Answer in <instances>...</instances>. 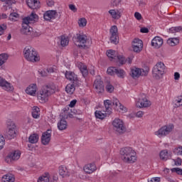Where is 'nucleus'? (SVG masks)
<instances>
[{"label": "nucleus", "instance_id": "8fccbe9b", "mask_svg": "<svg viewBox=\"0 0 182 182\" xmlns=\"http://www.w3.org/2000/svg\"><path fill=\"white\" fill-rule=\"evenodd\" d=\"M105 89H106L107 92H108V93H112V92H114V87H113V85H112V84L108 83L106 85Z\"/></svg>", "mask_w": 182, "mask_h": 182}, {"label": "nucleus", "instance_id": "9b49d317", "mask_svg": "<svg viewBox=\"0 0 182 182\" xmlns=\"http://www.w3.org/2000/svg\"><path fill=\"white\" fill-rule=\"evenodd\" d=\"M0 87L5 92H14V87L12 83L8 82L5 78L0 77Z\"/></svg>", "mask_w": 182, "mask_h": 182}, {"label": "nucleus", "instance_id": "aec40b11", "mask_svg": "<svg viewBox=\"0 0 182 182\" xmlns=\"http://www.w3.org/2000/svg\"><path fill=\"white\" fill-rule=\"evenodd\" d=\"M162 46H163V38H161V37L156 36L152 39L151 46H153L154 48L159 49V48H161Z\"/></svg>", "mask_w": 182, "mask_h": 182}, {"label": "nucleus", "instance_id": "a211bd4d", "mask_svg": "<svg viewBox=\"0 0 182 182\" xmlns=\"http://www.w3.org/2000/svg\"><path fill=\"white\" fill-rule=\"evenodd\" d=\"M56 15H58V12L55 10L47 11L43 14V18L45 21H50L51 19H55Z\"/></svg>", "mask_w": 182, "mask_h": 182}, {"label": "nucleus", "instance_id": "a19ab883", "mask_svg": "<svg viewBox=\"0 0 182 182\" xmlns=\"http://www.w3.org/2000/svg\"><path fill=\"white\" fill-rule=\"evenodd\" d=\"M19 18V14L16 12L11 13L9 17V21H11V22H16V21H18V18Z\"/></svg>", "mask_w": 182, "mask_h": 182}, {"label": "nucleus", "instance_id": "4468645a", "mask_svg": "<svg viewBox=\"0 0 182 182\" xmlns=\"http://www.w3.org/2000/svg\"><path fill=\"white\" fill-rule=\"evenodd\" d=\"M137 107H149L151 106V102L147 100L146 95H142L141 97L139 98L138 102H136Z\"/></svg>", "mask_w": 182, "mask_h": 182}, {"label": "nucleus", "instance_id": "393cba45", "mask_svg": "<svg viewBox=\"0 0 182 182\" xmlns=\"http://www.w3.org/2000/svg\"><path fill=\"white\" fill-rule=\"evenodd\" d=\"M58 170L60 176H61V177L63 178L69 177V176H70V172L69 171V169L65 166H60Z\"/></svg>", "mask_w": 182, "mask_h": 182}, {"label": "nucleus", "instance_id": "f8f14e48", "mask_svg": "<svg viewBox=\"0 0 182 182\" xmlns=\"http://www.w3.org/2000/svg\"><path fill=\"white\" fill-rule=\"evenodd\" d=\"M19 159H21V151H13L9 153V154L6 157V163H11V161H16V160H19Z\"/></svg>", "mask_w": 182, "mask_h": 182}, {"label": "nucleus", "instance_id": "603ef678", "mask_svg": "<svg viewBox=\"0 0 182 182\" xmlns=\"http://www.w3.org/2000/svg\"><path fill=\"white\" fill-rule=\"evenodd\" d=\"M172 173H176L179 176H182V169L180 168H173L171 169Z\"/></svg>", "mask_w": 182, "mask_h": 182}, {"label": "nucleus", "instance_id": "3c124183", "mask_svg": "<svg viewBox=\"0 0 182 182\" xmlns=\"http://www.w3.org/2000/svg\"><path fill=\"white\" fill-rule=\"evenodd\" d=\"M4 146H5V137L0 134V150L4 149Z\"/></svg>", "mask_w": 182, "mask_h": 182}, {"label": "nucleus", "instance_id": "6e6d98bb", "mask_svg": "<svg viewBox=\"0 0 182 182\" xmlns=\"http://www.w3.org/2000/svg\"><path fill=\"white\" fill-rule=\"evenodd\" d=\"M175 163V166H181V158H177L176 159H173Z\"/></svg>", "mask_w": 182, "mask_h": 182}, {"label": "nucleus", "instance_id": "c03bdc74", "mask_svg": "<svg viewBox=\"0 0 182 182\" xmlns=\"http://www.w3.org/2000/svg\"><path fill=\"white\" fill-rule=\"evenodd\" d=\"M87 23V21L85 18H80L78 20V25L80 28H83L86 26Z\"/></svg>", "mask_w": 182, "mask_h": 182}, {"label": "nucleus", "instance_id": "a18cd8bd", "mask_svg": "<svg viewBox=\"0 0 182 182\" xmlns=\"http://www.w3.org/2000/svg\"><path fill=\"white\" fill-rule=\"evenodd\" d=\"M175 107H180V106H182V95L180 97H178L175 102Z\"/></svg>", "mask_w": 182, "mask_h": 182}, {"label": "nucleus", "instance_id": "7ed1b4c3", "mask_svg": "<svg viewBox=\"0 0 182 182\" xmlns=\"http://www.w3.org/2000/svg\"><path fill=\"white\" fill-rule=\"evenodd\" d=\"M73 41L76 46L82 49H88L92 45V39H89L85 34L77 33L73 37Z\"/></svg>", "mask_w": 182, "mask_h": 182}, {"label": "nucleus", "instance_id": "ddd939ff", "mask_svg": "<svg viewBox=\"0 0 182 182\" xmlns=\"http://www.w3.org/2000/svg\"><path fill=\"white\" fill-rule=\"evenodd\" d=\"M93 87L97 93H103L105 92V86L103 85V81L100 80V76L97 77L94 82Z\"/></svg>", "mask_w": 182, "mask_h": 182}, {"label": "nucleus", "instance_id": "dca6fc26", "mask_svg": "<svg viewBox=\"0 0 182 182\" xmlns=\"http://www.w3.org/2000/svg\"><path fill=\"white\" fill-rule=\"evenodd\" d=\"M132 49L134 52H141L143 49V41L139 38H135L132 41Z\"/></svg>", "mask_w": 182, "mask_h": 182}, {"label": "nucleus", "instance_id": "49530a36", "mask_svg": "<svg viewBox=\"0 0 182 182\" xmlns=\"http://www.w3.org/2000/svg\"><path fill=\"white\" fill-rule=\"evenodd\" d=\"M173 153L176 156H182V146H178L173 149Z\"/></svg>", "mask_w": 182, "mask_h": 182}, {"label": "nucleus", "instance_id": "4be33fe9", "mask_svg": "<svg viewBox=\"0 0 182 182\" xmlns=\"http://www.w3.org/2000/svg\"><path fill=\"white\" fill-rule=\"evenodd\" d=\"M26 4L31 9H39L41 2L38 0H26Z\"/></svg>", "mask_w": 182, "mask_h": 182}, {"label": "nucleus", "instance_id": "b1692460", "mask_svg": "<svg viewBox=\"0 0 182 182\" xmlns=\"http://www.w3.org/2000/svg\"><path fill=\"white\" fill-rule=\"evenodd\" d=\"M36 90H38L36 84H31L26 88V93L30 95V96H35L36 95Z\"/></svg>", "mask_w": 182, "mask_h": 182}, {"label": "nucleus", "instance_id": "de8ad7c7", "mask_svg": "<svg viewBox=\"0 0 182 182\" xmlns=\"http://www.w3.org/2000/svg\"><path fill=\"white\" fill-rule=\"evenodd\" d=\"M117 68H114V67H109L107 70V73L108 75H110V76H113V75H116V70Z\"/></svg>", "mask_w": 182, "mask_h": 182}, {"label": "nucleus", "instance_id": "39448f33", "mask_svg": "<svg viewBox=\"0 0 182 182\" xmlns=\"http://www.w3.org/2000/svg\"><path fill=\"white\" fill-rule=\"evenodd\" d=\"M164 70H166V65L162 62H158L152 69V76L154 79L160 80L164 75Z\"/></svg>", "mask_w": 182, "mask_h": 182}, {"label": "nucleus", "instance_id": "37998d69", "mask_svg": "<svg viewBox=\"0 0 182 182\" xmlns=\"http://www.w3.org/2000/svg\"><path fill=\"white\" fill-rule=\"evenodd\" d=\"M60 45L63 47L68 46L69 45V38L65 36H61Z\"/></svg>", "mask_w": 182, "mask_h": 182}, {"label": "nucleus", "instance_id": "423d86ee", "mask_svg": "<svg viewBox=\"0 0 182 182\" xmlns=\"http://www.w3.org/2000/svg\"><path fill=\"white\" fill-rule=\"evenodd\" d=\"M173 129L174 125L173 124L164 125L159 128L157 131L154 132V134L157 136V137L159 139H163L166 136H168V134L173 132Z\"/></svg>", "mask_w": 182, "mask_h": 182}, {"label": "nucleus", "instance_id": "0eeeda50", "mask_svg": "<svg viewBox=\"0 0 182 182\" xmlns=\"http://www.w3.org/2000/svg\"><path fill=\"white\" fill-rule=\"evenodd\" d=\"M7 132H6V137L9 140H12L16 137V126L14 122L9 120L7 122Z\"/></svg>", "mask_w": 182, "mask_h": 182}, {"label": "nucleus", "instance_id": "680f3d73", "mask_svg": "<svg viewBox=\"0 0 182 182\" xmlns=\"http://www.w3.org/2000/svg\"><path fill=\"white\" fill-rule=\"evenodd\" d=\"M141 33H149V28L144 27L140 29Z\"/></svg>", "mask_w": 182, "mask_h": 182}, {"label": "nucleus", "instance_id": "1a4fd4ad", "mask_svg": "<svg viewBox=\"0 0 182 182\" xmlns=\"http://www.w3.org/2000/svg\"><path fill=\"white\" fill-rule=\"evenodd\" d=\"M149 73V70L141 69L134 68L131 69V76L133 79H136L137 77H140V76H147Z\"/></svg>", "mask_w": 182, "mask_h": 182}, {"label": "nucleus", "instance_id": "a878e982", "mask_svg": "<svg viewBox=\"0 0 182 182\" xmlns=\"http://www.w3.org/2000/svg\"><path fill=\"white\" fill-rule=\"evenodd\" d=\"M77 68L81 72L83 77H86L87 76L89 71L87 70V67L83 63H78Z\"/></svg>", "mask_w": 182, "mask_h": 182}, {"label": "nucleus", "instance_id": "09e8293b", "mask_svg": "<svg viewBox=\"0 0 182 182\" xmlns=\"http://www.w3.org/2000/svg\"><path fill=\"white\" fill-rule=\"evenodd\" d=\"M181 31H182L181 26L172 27L169 29V33H176V32H180Z\"/></svg>", "mask_w": 182, "mask_h": 182}, {"label": "nucleus", "instance_id": "052dcab7", "mask_svg": "<svg viewBox=\"0 0 182 182\" xmlns=\"http://www.w3.org/2000/svg\"><path fill=\"white\" fill-rule=\"evenodd\" d=\"M77 100H73L70 102L69 107H75V106L76 105L77 103Z\"/></svg>", "mask_w": 182, "mask_h": 182}, {"label": "nucleus", "instance_id": "f3484780", "mask_svg": "<svg viewBox=\"0 0 182 182\" xmlns=\"http://www.w3.org/2000/svg\"><path fill=\"white\" fill-rule=\"evenodd\" d=\"M39 19V16L33 12H32L28 16L24 18L23 21L30 24V23H35V22H38Z\"/></svg>", "mask_w": 182, "mask_h": 182}, {"label": "nucleus", "instance_id": "2eb2a0df", "mask_svg": "<svg viewBox=\"0 0 182 182\" xmlns=\"http://www.w3.org/2000/svg\"><path fill=\"white\" fill-rule=\"evenodd\" d=\"M50 137H52V130L48 129L43 132L41 136V143L44 146H48L50 141Z\"/></svg>", "mask_w": 182, "mask_h": 182}, {"label": "nucleus", "instance_id": "4d7b16f0", "mask_svg": "<svg viewBox=\"0 0 182 182\" xmlns=\"http://www.w3.org/2000/svg\"><path fill=\"white\" fill-rule=\"evenodd\" d=\"M112 103L114 106H116V107H117L120 105V102L119 101V100H117V98H113Z\"/></svg>", "mask_w": 182, "mask_h": 182}, {"label": "nucleus", "instance_id": "79ce46f5", "mask_svg": "<svg viewBox=\"0 0 182 182\" xmlns=\"http://www.w3.org/2000/svg\"><path fill=\"white\" fill-rule=\"evenodd\" d=\"M107 56L111 59V60H113V59H116V58H117L116 56V51L113 50H109L107 51Z\"/></svg>", "mask_w": 182, "mask_h": 182}, {"label": "nucleus", "instance_id": "5fc2aeb1", "mask_svg": "<svg viewBox=\"0 0 182 182\" xmlns=\"http://www.w3.org/2000/svg\"><path fill=\"white\" fill-rule=\"evenodd\" d=\"M6 29V25L5 24L0 25V36L1 35H4V32H5Z\"/></svg>", "mask_w": 182, "mask_h": 182}, {"label": "nucleus", "instance_id": "c9c22d12", "mask_svg": "<svg viewBox=\"0 0 182 182\" xmlns=\"http://www.w3.org/2000/svg\"><path fill=\"white\" fill-rule=\"evenodd\" d=\"M75 90H76V88L75 87L74 84H68L65 87V92L68 95H73V93H75Z\"/></svg>", "mask_w": 182, "mask_h": 182}, {"label": "nucleus", "instance_id": "20e7f679", "mask_svg": "<svg viewBox=\"0 0 182 182\" xmlns=\"http://www.w3.org/2000/svg\"><path fill=\"white\" fill-rule=\"evenodd\" d=\"M24 58L28 62H39L40 58L38 55V52L32 47H26L23 50Z\"/></svg>", "mask_w": 182, "mask_h": 182}, {"label": "nucleus", "instance_id": "bb28decb", "mask_svg": "<svg viewBox=\"0 0 182 182\" xmlns=\"http://www.w3.org/2000/svg\"><path fill=\"white\" fill-rule=\"evenodd\" d=\"M104 110L103 112H105L107 113L108 116L112 113V102L109 100L104 101Z\"/></svg>", "mask_w": 182, "mask_h": 182}, {"label": "nucleus", "instance_id": "c85d7f7f", "mask_svg": "<svg viewBox=\"0 0 182 182\" xmlns=\"http://www.w3.org/2000/svg\"><path fill=\"white\" fill-rule=\"evenodd\" d=\"M107 115H109L107 112H102L100 110H97L95 112V116L96 119H99L100 120H103V119H105V117H106Z\"/></svg>", "mask_w": 182, "mask_h": 182}, {"label": "nucleus", "instance_id": "72a5a7b5", "mask_svg": "<svg viewBox=\"0 0 182 182\" xmlns=\"http://www.w3.org/2000/svg\"><path fill=\"white\" fill-rule=\"evenodd\" d=\"M32 117L33 119H39L41 117V109L38 107H33L32 109Z\"/></svg>", "mask_w": 182, "mask_h": 182}, {"label": "nucleus", "instance_id": "338daca9", "mask_svg": "<svg viewBox=\"0 0 182 182\" xmlns=\"http://www.w3.org/2000/svg\"><path fill=\"white\" fill-rule=\"evenodd\" d=\"M144 115V112H143L142 111H139L136 112V117H143V116Z\"/></svg>", "mask_w": 182, "mask_h": 182}, {"label": "nucleus", "instance_id": "6ab92c4d", "mask_svg": "<svg viewBox=\"0 0 182 182\" xmlns=\"http://www.w3.org/2000/svg\"><path fill=\"white\" fill-rule=\"evenodd\" d=\"M123 10L122 9H111L108 11L112 19H120L122 18V13Z\"/></svg>", "mask_w": 182, "mask_h": 182}, {"label": "nucleus", "instance_id": "864d4df0", "mask_svg": "<svg viewBox=\"0 0 182 182\" xmlns=\"http://www.w3.org/2000/svg\"><path fill=\"white\" fill-rule=\"evenodd\" d=\"M29 35H31V38H38V36H41V33L31 31V33Z\"/></svg>", "mask_w": 182, "mask_h": 182}, {"label": "nucleus", "instance_id": "e2e57ef3", "mask_svg": "<svg viewBox=\"0 0 182 182\" xmlns=\"http://www.w3.org/2000/svg\"><path fill=\"white\" fill-rule=\"evenodd\" d=\"M120 2H122V0H113L112 5L114 6H117L119 5V4H120Z\"/></svg>", "mask_w": 182, "mask_h": 182}, {"label": "nucleus", "instance_id": "7c9ffc66", "mask_svg": "<svg viewBox=\"0 0 182 182\" xmlns=\"http://www.w3.org/2000/svg\"><path fill=\"white\" fill-rule=\"evenodd\" d=\"M58 129L62 132L68 129V122L65 119H60L58 123Z\"/></svg>", "mask_w": 182, "mask_h": 182}, {"label": "nucleus", "instance_id": "13d9d810", "mask_svg": "<svg viewBox=\"0 0 182 182\" xmlns=\"http://www.w3.org/2000/svg\"><path fill=\"white\" fill-rule=\"evenodd\" d=\"M69 9H70V11H72L73 12H77V9L76 8V6L73 4L69 5Z\"/></svg>", "mask_w": 182, "mask_h": 182}, {"label": "nucleus", "instance_id": "f03ea898", "mask_svg": "<svg viewBox=\"0 0 182 182\" xmlns=\"http://www.w3.org/2000/svg\"><path fill=\"white\" fill-rule=\"evenodd\" d=\"M119 154L121 159L124 163H129V164H132L133 163H136V161L137 160L136 151L132 147L126 146L122 148L119 151Z\"/></svg>", "mask_w": 182, "mask_h": 182}, {"label": "nucleus", "instance_id": "c756f323", "mask_svg": "<svg viewBox=\"0 0 182 182\" xmlns=\"http://www.w3.org/2000/svg\"><path fill=\"white\" fill-rule=\"evenodd\" d=\"M117 59H118V62H119L120 65H124V63H132V58H128L126 59L123 55H117Z\"/></svg>", "mask_w": 182, "mask_h": 182}, {"label": "nucleus", "instance_id": "6e6552de", "mask_svg": "<svg viewBox=\"0 0 182 182\" xmlns=\"http://www.w3.org/2000/svg\"><path fill=\"white\" fill-rule=\"evenodd\" d=\"M112 126L114 128V130L115 132H117V133L123 134L124 132H126V127H124V122L119 118H116L112 122Z\"/></svg>", "mask_w": 182, "mask_h": 182}, {"label": "nucleus", "instance_id": "473e14b6", "mask_svg": "<svg viewBox=\"0 0 182 182\" xmlns=\"http://www.w3.org/2000/svg\"><path fill=\"white\" fill-rule=\"evenodd\" d=\"M28 141L31 144H36L39 141V135L37 134H33L28 137Z\"/></svg>", "mask_w": 182, "mask_h": 182}, {"label": "nucleus", "instance_id": "e433bc0d", "mask_svg": "<svg viewBox=\"0 0 182 182\" xmlns=\"http://www.w3.org/2000/svg\"><path fill=\"white\" fill-rule=\"evenodd\" d=\"M179 42L178 38H171L167 40V43L170 46H176V45H178Z\"/></svg>", "mask_w": 182, "mask_h": 182}, {"label": "nucleus", "instance_id": "0e129e2a", "mask_svg": "<svg viewBox=\"0 0 182 182\" xmlns=\"http://www.w3.org/2000/svg\"><path fill=\"white\" fill-rule=\"evenodd\" d=\"M47 72L48 73H53L55 72H56V69L53 68H47Z\"/></svg>", "mask_w": 182, "mask_h": 182}, {"label": "nucleus", "instance_id": "cd10ccee", "mask_svg": "<svg viewBox=\"0 0 182 182\" xmlns=\"http://www.w3.org/2000/svg\"><path fill=\"white\" fill-rule=\"evenodd\" d=\"M65 77L68 80H70V82H76L77 80V75L72 72H66L65 73Z\"/></svg>", "mask_w": 182, "mask_h": 182}, {"label": "nucleus", "instance_id": "774afa93", "mask_svg": "<svg viewBox=\"0 0 182 182\" xmlns=\"http://www.w3.org/2000/svg\"><path fill=\"white\" fill-rule=\"evenodd\" d=\"M159 181H160V177H154L150 180V182H159Z\"/></svg>", "mask_w": 182, "mask_h": 182}, {"label": "nucleus", "instance_id": "4c0bfd02", "mask_svg": "<svg viewBox=\"0 0 182 182\" xmlns=\"http://www.w3.org/2000/svg\"><path fill=\"white\" fill-rule=\"evenodd\" d=\"M115 75H117V76L118 77H120L121 79H124V77H126V71L121 68H117L115 71Z\"/></svg>", "mask_w": 182, "mask_h": 182}, {"label": "nucleus", "instance_id": "f704fd0d", "mask_svg": "<svg viewBox=\"0 0 182 182\" xmlns=\"http://www.w3.org/2000/svg\"><path fill=\"white\" fill-rule=\"evenodd\" d=\"M15 177L12 174H6L1 178V182H14Z\"/></svg>", "mask_w": 182, "mask_h": 182}, {"label": "nucleus", "instance_id": "f257e3e1", "mask_svg": "<svg viewBox=\"0 0 182 182\" xmlns=\"http://www.w3.org/2000/svg\"><path fill=\"white\" fill-rule=\"evenodd\" d=\"M56 93V85L53 82H50L42 86L38 99L41 103H46L49 97Z\"/></svg>", "mask_w": 182, "mask_h": 182}, {"label": "nucleus", "instance_id": "bf43d9fd", "mask_svg": "<svg viewBox=\"0 0 182 182\" xmlns=\"http://www.w3.org/2000/svg\"><path fill=\"white\" fill-rule=\"evenodd\" d=\"M134 18H136L137 19V21H140L141 19V14L139 12H135Z\"/></svg>", "mask_w": 182, "mask_h": 182}, {"label": "nucleus", "instance_id": "ea45409f", "mask_svg": "<svg viewBox=\"0 0 182 182\" xmlns=\"http://www.w3.org/2000/svg\"><path fill=\"white\" fill-rule=\"evenodd\" d=\"M9 56L6 53L0 54V66H2L4 63H6Z\"/></svg>", "mask_w": 182, "mask_h": 182}, {"label": "nucleus", "instance_id": "69168bd1", "mask_svg": "<svg viewBox=\"0 0 182 182\" xmlns=\"http://www.w3.org/2000/svg\"><path fill=\"white\" fill-rule=\"evenodd\" d=\"M47 5L48 6H53V5H55V1H53V0H48Z\"/></svg>", "mask_w": 182, "mask_h": 182}, {"label": "nucleus", "instance_id": "412c9836", "mask_svg": "<svg viewBox=\"0 0 182 182\" xmlns=\"http://www.w3.org/2000/svg\"><path fill=\"white\" fill-rule=\"evenodd\" d=\"M83 170L87 174H92V173H95V171L97 170V168L96 167V164L92 163L85 165Z\"/></svg>", "mask_w": 182, "mask_h": 182}, {"label": "nucleus", "instance_id": "2f4dec72", "mask_svg": "<svg viewBox=\"0 0 182 182\" xmlns=\"http://www.w3.org/2000/svg\"><path fill=\"white\" fill-rule=\"evenodd\" d=\"M50 174L46 172L38 178L37 182H49L50 181Z\"/></svg>", "mask_w": 182, "mask_h": 182}, {"label": "nucleus", "instance_id": "9d476101", "mask_svg": "<svg viewBox=\"0 0 182 182\" xmlns=\"http://www.w3.org/2000/svg\"><path fill=\"white\" fill-rule=\"evenodd\" d=\"M111 43H119V31L117 26H112L109 29Z\"/></svg>", "mask_w": 182, "mask_h": 182}, {"label": "nucleus", "instance_id": "5701e85b", "mask_svg": "<svg viewBox=\"0 0 182 182\" xmlns=\"http://www.w3.org/2000/svg\"><path fill=\"white\" fill-rule=\"evenodd\" d=\"M31 31H33V28L29 26V23L23 21L21 33H23V35H31Z\"/></svg>", "mask_w": 182, "mask_h": 182}, {"label": "nucleus", "instance_id": "58836bf2", "mask_svg": "<svg viewBox=\"0 0 182 182\" xmlns=\"http://www.w3.org/2000/svg\"><path fill=\"white\" fill-rule=\"evenodd\" d=\"M159 157L161 160L166 161V160H168V151L166 149L161 151L159 154Z\"/></svg>", "mask_w": 182, "mask_h": 182}]
</instances>
